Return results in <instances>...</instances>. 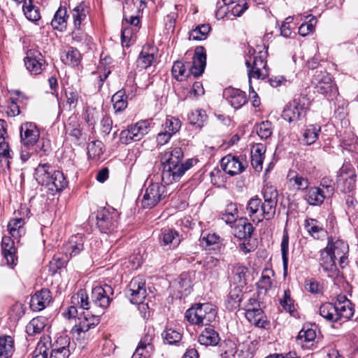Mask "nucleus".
<instances>
[{"mask_svg":"<svg viewBox=\"0 0 358 358\" xmlns=\"http://www.w3.org/2000/svg\"><path fill=\"white\" fill-rule=\"evenodd\" d=\"M86 242L85 237L81 234L71 236L65 245L66 253L69 254L70 257L78 255L81 251L85 249Z\"/></svg>","mask_w":358,"mask_h":358,"instance_id":"5701e85b","label":"nucleus"},{"mask_svg":"<svg viewBox=\"0 0 358 358\" xmlns=\"http://www.w3.org/2000/svg\"><path fill=\"white\" fill-rule=\"evenodd\" d=\"M40 132L32 122H25L20 127L21 142L24 148L33 147L38 142Z\"/></svg>","mask_w":358,"mask_h":358,"instance_id":"4468645a","label":"nucleus"},{"mask_svg":"<svg viewBox=\"0 0 358 358\" xmlns=\"http://www.w3.org/2000/svg\"><path fill=\"white\" fill-rule=\"evenodd\" d=\"M24 224L25 222L22 218L12 219L8 224V234L17 241H19L20 238L25 234Z\"/></svg>","mask_w":358,"mask_h":358,"instance_id":"f704fd0d","label":"nucleus"},{"mask_svg":"<svg viewBox=\"0 0 358 358\" xmlns=\"http://www.w3.org/2000/svg\"><path fill=\"white\" fill-rule=\"evenodd\" d=\"M183 157L184 153L181 148H171L162 154L161 162L162 164H183L182 162Z\"/></svg>","mask_w":358,"mask_h":358,"instance_id":"c756f323","label":"nucleus"},{"mask_svg":"<svg viewBox=\"0 0 358 358\" xmlns=\"http://www.w3.org/2000/svg\"><path fill=\"white\" fill-rule=\"evenodd\" d=\"M304 228L315 239L322 238L327 234L323 224L313 218H307L305 220Z\"/></svg>","mask_w":358,"mask_h":358,"instance_id":"c85d7f7f","label":"nucleus"},{"mask_svg":"<svg viewBox=\"0 0 358 358\" xmlns=\"http://www.w3.org/2000/svg\"><path fill=\"white\" fill-rule=\"evenodd\" d=\"M216 316L215 306L209 303L196 304L186 311L185 318L190 323L199 326H208L199 336L198 341L200 344L208 346L216 345L219 343V335L210 326L215 321Z\"/></svg>","mask_w":358,"mask_h":358,"instance_id":"f257e3e1","label":"nucleus"},{"mask_svg":"<svg viewBox=\"0 0 358 358\" xmlns=\"http://www.w3.org/2000/svg\"><path fill=\"white\" fill-rule=\"evenodd\" d=\"M210 29V26L208 24H199L189 32V38L193 41L205 40Z\"/></svg>","mask_w":358,"mask_h":358,"instance_id":"de8ad7c7","label":"nucleus"},{"mask_svg":"<svg viewBox=\"0 0 358 358\" xmlns=\"http://www.w3.org/2000/svg\"><path fill=\"white\" fill-rule=\"evenodd\" d=\"M129 127L133 132L132 136H135L134 140L138 141L148 133L150 123L148 120H141Z\"/></svg>","mask_w":358,"mask_h":358,"instance_id":"49530a36","label":"nucleus"},{"mask_svg":"<svg viewBox=\"0 0 358 358\" xmlns=\"http://www.w3.org/2000/svg\"><path fill=\"white\" fill-rule=\"evenodd\" d=\"M281 253L285 273L288 267V252H289V235L286 230L284 231L281 241Z\"/></svg>","mask_w":358,"mask_h":358,"instance_id":"13d9d810","label":"nucleus"},{"mask_svg":"<svg viewBox=\"0 0 358 358\" xmlns=\"http://www.w3.org/2000/svg\"><path fill=\"white\" fill-rule=\"evenodd\" d=\"M355 170L350 165H343L338 171L337 183L344 192H352L356 183Z\"/></svg>","mask_w":358,"mask_h":358,"instance_id":"ddd939ff","label":"nucleus"},{"mask_svg":"<svg viewBox=\"0 0 358 358\" xmlns=\"http://www.w3.org/2000/svg\"><path fill=\"white\" fill-rule=\"evenodd\" d=\"M256 131L262 139H267L273 133L271 122L269 121L262 122L257 125Z\"/></svg>","mask_w":358,"mask_h":358,"instance_id":"e2e57ef3","label":"nucleus"},{"mask_svg":"<svg viewBox=\"0 0 358 358\" xmlns=\"http://www.w3.org/2000/svg\"><path fill=\"white\" fill-rule=\"evenodd\" d=\"M126 294L132 303H143L146 296L145 281L143 278H133L126 290Z\"/></svg>","mask_w":358,"mask_h":358,"instance_id":"1a4fd4ad","label":"nucleus"},{"mask_svg":"<svg viewBox=\"0 0 358 358\" xmlns=\"http://www.w3.org/2000/svg\"><path fill=\"white\" fill-rule=\"evenodd\" d=\"M335 310L338 316V322L350 319L354 315V306L352 302L345 296L338 295L334 303Z\"/></svg>","mask_w":358,"mask_h":358,"instance_id":"dca6fc26","label":"nucleus"},{"mask_svg":"<svg viewBox=\"0 0 358 358\" xmlns=\"http://www.w3.org/2000/svg\"><path fill=\"white\" fill-rule=\"evenodd\" d=\"M24 62L27 71L32 75L41 73L46 63L42 54L35 49H30L27 52Z\"/></svg>","mask_w":358,"mask_h":358,"instance_id":"9b49d317","label":"nucleus"},{"mask_svg":"<svg viewBox=\"0 0 358 358\" xmlns=\"http://www.w3.org/2000/svg\"><path fill=\"white\" fill-rule=\"evenodd\" d=\"M316 91L325 96H335L338 90L331 76L326 71H316L313 78Z\"/></svg>","mask_w":358,"mask_h":358,"instance_id":"423d86ee","label":"nucleus"},{"mask_svg":"<svg viewBox=\"0 0 358 358\" xmlns=\"http://www.w3.org/2000/svg\"><path fill=\"white\" fill-rule=\"evenodd\" d=\"M181 127V122L179 119L172 116H169L162 125L163 130L169 133L172 136L176 134Z\"/></svg>","mask_w":358,"mask_h":358,"instance_id":"603ef678","label":"nucleus"},{"mask_svg":"<svg viewBox=\"0 0 358 358\" xmlns=\"http://www.w3.org/2000/svg\"><path fill=\"white\" fill-rule=\"evenodd\" d=\"M162 336L164 342L169 345L176 344L182 339V334L172 328H166Z\"/></svg>","mask_w":358,"mask_h":358,"instance_id":"4d7b16f0","label":"nucleus"},{"mask_svg":"<svg viewBox=\"0 0 358 358\" xmlns=\"http://www.w3.org/2000/svg\"><path fill=\"white\" fill-rule=\"evenodd\" d=\"M226 9L230 11L234 16L239 17L248 9V3L245 0H238Z\"/></svg>","mask_w":358,"mask_h":358,"instance_id":"69168bd1","label":"nucleus"},{"mask_svg":"<svg viewBox=\"0 0 358 358\" xmlns=\"http://www.w3.org/2000/svg\"><path fill=\"white\" fill-rule=\"evenodd\" d=\"M113 289L111 286L104 284L96 285L92 288L91 301L89 300L86 291L80 289L72 296V303L84 310H92L97 315H101L109 306Z\"/></svg>","mask_w":358,"mask_h":358,"instance_id":"f03ea898","label":"nucleus"},{"mask_svg":"<svg viewBox=\"0 0 358 358\" xmlns=\"http://www.w3.org/2000/svg\"><path fill=\"white\" fill-rule=\"evenodd\" d=\"M320 186L322 187V189H323V193L326 196L330 197L334 193V182L329 177H324L322 178L320 182Z\"/></svg>","mask_w":358,"mask_h":358,"instance_id":"338daca9","label":"nucleus"},{"mask_svg":"<svg viewBox=\"0 0 358 358\" xmlns=\"http://www.w3.org/2000/svg\"><path fill=\"white\" fill-rule=\"evenodd\" d=\"M278 192L273 186L266 187L264 189V202L262 206L261 216L257 219V223L262 221L263 219L266 220H272L276 211L278 203Z\"/></svg>","mask_w":358,"mask_h":358,"instance_id":"39448f33","label":"nucleus"},{"mask_svg":"<svg viewBox=\"0 0 358 358\" xmlns=\"http://www.w3.org/2000/svg\"><path fill=\"white\" fill-rule=\"evenodd\" d=\"M54 168L49 163L39 164L35 169L34 178L38 184L46 186Z\"/></svg>","mask_w":358,"mask_h":358,"instance_id":"2f4dec72","label":"nucleus"},{"mask_svg":"<svg viewBox=\"0 0 358 358\" xmlns=\"http://www.w3.org/2000/svg\"><path fill=\"white\" fill-rule=\"evenodd\" d=\"M253 231L252 225L246 219L241 218L234 223L232 233L238 239H249Z\"/></svg>","mask_w":358,"mask_h":358,"instance_id":"bb28decb","label":"nucleus"},{"mask_svg":"<svg viewBox=\"0 0 358 358\" xmlns=\"http://www.w3.org/2000/svg\"><path fill=\"white\" fill-rule=\"evenodd\" d=\"M136 87L134 89L131 88L130 92L127 86L125 88L122 89L117 92L112 96V102L113 104V108L115 112H120L124 110L127 106V98L128 96H131V98L134 97L136 94Z\"/></svg>","mask_w":358,"mask_h":358,"instance_id":"412c9836","label":"nucleus"},{"mask_svg":"<svg viewBox=\"0 0 358 358\" xmlns=\"http://www.w3.org/2000/svg\"><path fill=\"white\" fill-rule=\"evenodd\" d=\"M306 114L304 104L294 99L289 103L282 111V117L289 122H296L300 120Z\"/></svg>","mask_w":358,"mask_h":358,"instance_id":"f3484780","label":"nucleus"},{"mask_svg":"<svg viewBox=\"0 0 358 358\" xmlns=\"http://www.w3.org/2000/svg\"><path fill=\"white\" fill-rule=\"evenodd\" d=\"M87 154L91 159H99L103 154V143L99 141H92L88 144Z\"/></svg>","mask_w":358,"mask_h":358,"instance_id":"680f3d73","label":"nucleus"},{"mask_svg":"<svg viewBox=\"0 0 358 358\" xmlns=\"http://www.w3.org/2000/svg\"><path fill=\"white\" fill-rule=\"evenodd\" d=\"M224 97L228 103L235 109H238L245 105L247 102V98L245 92L233 87H228L224 90Z\"/></svg>","mask_w":358,"mask_h":358,"instance_id":"6ab92c4d","label":"nucleus"},{"mask_svg":"<svg viewBox=\"0 0 358 358\" xmlns=\"http://www.w3.org/2000/svg\"><path fill=\"white\" fill-rule=\"evenodd\" d=\"M206 64V55L202 47L195 50L192 63L176 61L173 63L171 72L173 76L179 81L184 80L189 75L200 76L204 71Z\"/></svg>","mask_w":358,"mask_h":358,"instance_id":"7ed1b4c3","label":"nucleus"},{"mask_svg":"<svg viewBox=\"0 0 358 358\" xmlns=\"http://www.w3.org/2000/svg\"><path fill=\"white\" fill-rule=\"evenodd\" d=\"M262 205L263 203L259 198H252L248 201L246 210L252 222H257L258 217L261 216Z\"/></svg>","mask_w":358,"mask_h":358,"instance_id":"79ce46f5","label":"nucleus"},{"mask_svg":"<svg viewBox=\"0 0 358 358\" xmlns=\"http://www.w3.org/2000/svg\"><path fill=\"white\" fill-rule=\"evenodd\" d=\"M289 182L298 190L307 189L309 186L308 178L303 177L294 171H289L287 174Z\"/></svg>","mask_w":358,"mask_h":358,"instance_id":"37998d69","label":"nucleus"},{"mask_svg":"<svg viewBox=\"0 0 358 358\" xmlns=\"http://www.w3.org/2000/svg\"><path fill=\"white\" fill-rule=\"evenodd\" d=\"M220 347L222 358H234L237 352L236 345L231 340L224 341Z\"/></svg>","mask_w":358,"mask_h":358,"instance_id":"6e6d98bb","label":"nucleus"},{"mask_svg":"<svg viewBox=\"0 0 358 358\" xmlns=\"http://www.w3.org/2000/svg\"><path fill=\"white\" fill-rule=\"evenodd\" d=\"M188 119L192 124L201 127L207 120V115L204 110L199 109L192 112Z\"/></svg>","mask_w":358,"mask_h":358,"instance_id":"052dcab7","label":"nucleus"},{"mask_svg":"<svg viewBox=\"0 0 358 358\" xmlns=\"http://www.w3.org/2000/svg\"><path fill=\"white\" fill-rule=\"evenodd\" d=\"M48 320L45 317L33 318L26 326V332L29 336L40 334L47 324Z\"/></svg>","mask_w":358,"mask_h":358,"instance_id":"e433bc0d","label":"nucleus"},{"mask_svg":"<svg viewBox=\"0 0 358 358\" xmlns=\"http://www.w3.org/2000/svg\"><path fill=\"white\" fill-rule=\"evenodd\" d=\"M68 18L67 10L65 7L60 6L56 11L54 18L51 21V26L54 29L63 31L66 27Z\"/></svg>","mask_w":358,"mask_h":358,"instance_id":"58836bf2","label":"nucleus"},{"mask_svg":"<svg viewBox=\"0 0 358 358\" xmlns=\"http://www.w3.org/2000/svg\"><path fill=\"white\" fill-rule=\"evenodd\" d=\"M41 338H48L50 345H45L48 348V351L50 352L64 351V350H69L70 338L66 335L58 336L52 343L49 336H43Z\"/></svg>","mask_w":358,"mask_h":358,"instance_id":"c9c22d12","label":"nucleus"},{"mask_svg":"<svg viewBox=\"0 0 358 358\" xmlns=\"http://www.w3.org/2000/svg\"><path fill=\"white\" fill-rule=\"evenodd\" d=\"M14 341L10 336H0V358H10L14 352Z\"/></svg>","mask_w":358,"mask_h":358,"instance_id":"ea45409f","label":"nucleus"},{"mask_svg":"<svg viewBox=\"0 0 358 358\" xmlns=\"http://www.w3.org/2000/svg\"><path fill=\"white\" fill-rule=\"evenodd\" d=\"M222 170L228 175L234 176L241 173L247 167V162L243 156L227 155L220 162Z\"/></svg>","mask_w":358,"mask_h":358,"instance_id":"9d476101","label":"nucleus"},{"mask_svg":"<svg viewBox=\"0 0 358 358\" xmlns=\"http://www.w3.org/2000/svg\"><path fill=\"white\" fill-rule=\"evenodd\" d=\"M118 213L114 209H101L96 215V224L101 233L111 234L115 231L118 223Z\"/></svg>","mask_w":358,"mask_h":358,"instance_id":"6e6552de","label":"nucleus"},{"mask_svg":"<svg viewBox=\"0 0 358 358\" xmlns=\"http://www.w3.org/2000/svg\"><path fill=\"white\" fill-rule=\"evenodd\" d=\"M160 244L166 250L177 247L180 243L178 232L174 229H163L160 236Z\"/></svg>","mask_w":358,"mask_h":358,"instance_id":"b1692460","label":"nucleus"},{"mask_svg":"<svg viewBox=\"0 0 358 358\" xmlns=\"http://www.w3.org/2000/svg\"><path fill=\"white\" fill-rule=\"evenodd\" d=\"M273 275V271L269 268H265L263 270L262 276L257 283L259 289H264L265 291L268 290L272 286L271 276Z\"/></svg>","mask_w":358,"mask_h":358,"instance_id":"5fc2aeb1","label":"nucleus"},{"mask_svg":"<svg viewBox=\"0 0 358 358\" xmlns=\"http://www.w3.org/2000/svg\"><path fill=\"white\" fill-rule=\"evenodd\" d=\"M52 300V295L48 289H42L31 298L30 307L34 311H41L46 308Z\"/></svg>","mask_w":358,"mask_h":358,"instance_id":"aec40b11","label":"nucleus"},{"mask_svg":"<svg viewBox=\"0 0 358 358\" xmlns=\"http://www.w3.org/2000/svg\"><path fill=\"white\" fill-rule=\"evenodd\" d=\"M327 198L323 193V189L318 187H311L307 189L304 199L311 206H320Z\"/></svg>","mask_w":358,"mask_h":358,"instance_id":"72a5a7b5","label":"nucleus"},{"mask_svg":"<svg viewBox=\"0 0 358 358\" xmlns=\"http://www.w3.org/2000/svg\"><path fill=\"white\" fill-rule=\"evenodd\" d=\"M327 250L331 252L333 257L338 261L341 267H345L348 264V254L349 251L348 245L341 239L334 241L332 238H329Z\"/></svg>","mask_w":358,"mask_h":358,"instance_id":"f8f14e48","label":"nucleus"},{"mask_svg":"<svg viewBox=\"0 0 358 358\" xmlns=\"http://www.w3.org/2000/svg\"><path fill=\"white\" fill-rule=\"evenodd\" d=\"M23 12L26 17L32 22L38 20L41 18V15L38 8L33 5L31 0L24 1L23 4Z\"/></svg>","mask_w":358,"mask_h":358,"instance_id":"8fccbe9b","label":"nucleus"},{"mask_svg":"<svg viewBox=\"0 0 358 358\" xmlns=\"http://www.w3.org/2000/svg\"><path fill=\"white\" fill-rule=\"evenodd\" d=\"M280 304L286 312L289 313L291 315L295 311L294 301L291 298L290 291L289 289L284 291L283 297L280 299Z\"/></svg>","mask_w":358,"mask_h":358,"instance_id":"0e129e2a","label":"nucleus"},{"mask_svg":"<svg viewBox=\"0 0 358 358\" xmlns=\"http://www.w3.org/2000/svg\"><path fill=\"white\" fill-rule=\"evenodd\" d=\"M316 338V332L314 329L308 328H303L301 329L297 336V339L301 341V343H310L314 341Z\"/></svg>","mask_w":358,"mask_h":358,"instance_id":"774afa93","label":"nucleus"},{"mask_svg":"<svg viewBox=\"0 0 358 358\" xmlns=\"http://www.w3.org/2000/svg\"><path fill=\"white\" fill-rule=\"evenodd\" d=\"M92 315H84L83 317L78 318L79 322L76 323L72 328L73 334H76L78 337L82 336V334H85L90 329L94 328L99 322V315L91 310Z\"/></svg>","mask_w":358,"mask_h":358,"instance_id":"a211bd4d","label":"nucleus"},{"mask_svg":"<svg viewBox=\"0 0 358 358\" xmlns=\"http://www.w3.org/2000/svg\"><path fill=\"white\" fill-rule=\"evenodd\" d=\"M321 127L317 124H310L307 126L303 133V142L306 145L313 144L317 139Z\"/></svg>","mask_w":358,"mask_h":358,"instance_id":"c03bdc74","label":"nucleus"},{"mask_svg":"<svg viewBox=\"0 0 358 358\" xmlns=\"http://www.w3.org/2000/svg\"><path fill=\"white\" fill-rule=\"evenodd\" d=\"M155 52L156 48L155 47L143 46L136 61L137 66L141 69H145L151 66L155 62Z\"/></svg>","mask_w":358,"mask_h":358,"instance_id":"a878e982","label":"nucleus"},{"mask_svg":"<svg viewBox=\"0 0 358 358\" xmlns=\"http://www.w3.org/2000/svg\"><path fill=\"white\" fill-rule=\"evenodd\" d=\"M166 196V187L159 182H151L145 189L141 203L145 208H152Z\"/></svg>","mask_w":358,"mask_h":358,"instance_id":"0eeeda50","label":"nucleus"},{"mask_svg":"<svg viewBox=\"0 0 358 358\" xmlns=\"http://www.w3.org/2000/svg\"><path fill=\"white\" fill-rule=\"evenodd\" d=\"M89 13V7L85 2L80 3L71 10L73 24L76 28H79L82 22L86 19Z\"/></svg>","mask_w":358,"mask_h":358,"instance_id":"4c0bfd02","label":"nucleus"},{"mask_svg":"<svg viewBox=\"0 0 358 358\" xmlns=\"http://www.w3.org/2000/svg\"><path fill=\"white\" fill-rule=\"evenodd\" d=\"M196 164L194 159H187L183 164H162V180L165 185H171L178 181L185 173Z\"/></svg>","mask_w":358,"mask_h":358,"instance_id":"20e7f679","label":"nucleus"},{"mask_svg":"<svg viewBox=\"0 0 358 358\" xmlns=\"http://www.w3.org/2000/svg\"><path fill=\"white\" fill-rule=\"evenodd\" d=\"M337 259L333 257V255L327 248H325L320 253V264L324 271L331 276L337 270L336 261Z\"/></svg>","mask_w":358,"mask_h":358,"instance_id":"7c9ffc66","label":"nucleus"},{"mask_svg":"<svg viewBox=\"0 0 358 358\" xmlns=\"http://www.w3.org/2000/svg\"><path fill=\"white\" fill-rule=\"evenodd\" d=\"M245 317L251 323L258 327H264L266 321L264 320V313L260 307L253 308L250 305L245 310Z\"/></svg>","mask_w":358,"mask_h":358,"instance_id":"473e14b6","label":"nucleus"},{"mask_svg":"<svg viewBox=\"0 0 358 358\" xmlns=\"http://www.w3.org/2000/svg\"><path fill=\"white\" fill-rule=\"evenodd\" d=\"M320 315L331 322H338V316L335 310L333 303H324L321 305L319 309Z\"/></svg>","mask_w":358,"mask_h":358,"instance_id":"a18cd8bd","label":"nucleus"},{"mask_svg":"<svg viewBox=\"0 0 358 358\" xmlns=\"http://www.w3.org/2000/svg\"><path fill=\"white\" fill-rule=\"evenodd\" d=\"M248 268L242 265L237 264L233 268V280L235 283L238 284L239 287L246 285V274Z\"/></svg>","mask_w":358,"mask_h":358,"instance_id":"09e8293b","label":"nucleus"},{"mask_svg":"<svg viewBox=\"0 0 358 358\" xmlns=\"http://www.w3.org/2000/svg\"><path fill=\"white\" fill-rule=\"evenodd\" d=\"M81 55L80 52L73 48H70L65 55L62 57V61L69 66H78L80 62Z\"/></svg>","mask_w":358,"mask_h":358,"instance_id":"864d4df0","label":"nucleus"},{"mask_svg":"<svg viewBox=\"0 0 358 358\" xmlns=\"http://www.w3.org/2000/svg\"><path fill=\"white\" fill-rule=\"evenodd\" d=\"M45 345H50L48 338H41L33 352L32 358H48L49 352Z\"/></svg>","mask_w":358,"mask_h":358,"instance_id":"bf43d9fd","label":"nucleus"},{"mask_svg":"<svg viewBox=\"0 0 358 358\" xmlns=\"http://www.w3.org/2000/svg\"><path fill=\"white\" fill-rule=\"evenodd\" d=\"M266 152V147L262 143H257L251 148V165L256 171H261L263 168V160Z\"/></svg>","mask_w":358,"mask_h":358,"instance_id":"cd10ccee","label":"nucleus"},{"mask_svg":"<svg viewBox=\"0 0 358 358\" xmlns=\"http://www.w3.org/2000/svg\"><path fill=\"white\" fill-rule=\"evenodd\" d=\"M221 218L227 224H231L238 221V209L236 205L232 203L228 204Z\"/></svg>","mask_w":358,"mask_h":358,"instance_id":"3c124183","label":"nucleus"},{"mask_svg":"<svg viewBox=\"0 0 358 358\" xmlns=\"http://www.w3.org/2000/svg\"><path fill=\"white\" fill-rule=\"evenodd\" d=\"M245 65L248 69L249 81L251 78H264L267 75L266 62L262 56L255 55L252 57V64L250 60H246Z\"/></svg>","mask_w":358,"mask_h":358,"instance_id":"2eb2a0df","label":"nucleus"},{"mask_svg":"<svg viewBox=\"0 0 358 358\" xmlns=\"http://www.w3.org/2000/svg\"><path fill=\"white\" fill-rule=\"evenodd\" d=\"M15 239L10 236H3L1 241V249L7 264L11 266L16 265L17 258L15 255L16 249L14 246Z\"/></svg>","mask_w":358,"mask_h":358,"instance_id":"4be33fe9","label":"nucleus"},{"mask_svg":"<svg viewBox=\"0 0 358 358\" xmlns=\"http://www.w3.org/2000/svg\"><path fill=\"white\" fill-rule=\"evenodd\" d=\"M243 294L239 287L232 289L226 301V307L229 310H234L240 306V303L243 299Z\"/></svg>","mask_w":358,"mask_h":358,"instance_id":"a19ab883","label":"nucleus"},{"mask_svg":"<svg viewBox=\"0 0 358 358\" xmlns=\"http://www.w3.org/2000/svg\"><path fill=\"white\" fill-rule=\"evenodd\" d=\"M68 185V181L62 171L54 169L46 187L53 194L62 191Z\"/></svg>","mask_w":358,"mask_h":358,"instance_id":"393cba45","label":"nucleus"}]
</instances>
